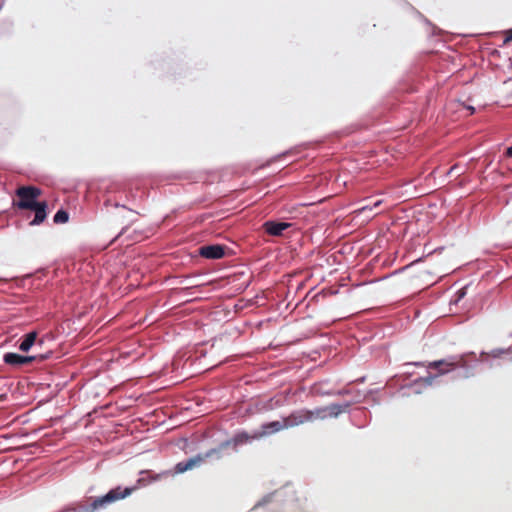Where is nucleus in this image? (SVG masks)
<instances>
[{
    "label": "nucleus",
    "mask_w": 512,
    "mask_h": 512,
    "mask_svg": "<svg viewBox=\"0 0 512 512\" xmlns=\"http://www.w3.org/2000/svg\"><path fill=\"white\" fill-rule=\"evenodd\" d=\"M255 438H259V435L251 436L246 432L238 433L232 439L220 443L218 447L212 448L204 454H198L186 461L177 463L175 466V472L178 474L184 473L188 470L200 466L208 458L221 459L222 451L225 450L226 448L232 446L236 450L239 445L250 442Z\"/></svg>",
    "instance_id": "obj_1"
},
{
    "label": "nucleus",
    "mask_w": 512,
    "mask_h": 512,
    "mask_svg": "<svg viewBox=\"0 0 512 512\" xmlns=\"http://www.w3.org/2000/svg\"><path fill=\"white\" fill-rule=\"evenodd\" d=\"M41 195V190L35 186H20L16 190L17 201L13 202V206L21 210H31L35 212L30 225H40L47 217V203L45 201L38 202L37 199Z\"/></svg>",
    "instance_id": "obj_2"
},
{
    "label": "nucleus",
    "mask_w": 512,
    "mask_h": 512,
    "mask_svg": "<svg viewBox=\"0 0 512 512\" xmlns=\"http://www.w3.org/2000/svg\"><path fill=\"white\" fill-rule=\"evenodd\" d=\"M426 367L428 369L437 370L438 371L437 376L445 375L458 367H461V368L467 367L466 356L465 355L451 356L447 359H441V360L428 362Z\"/></svg>",
    "instance_id": "obj_3"
},
{
    "label": "nucleus",
    "mask_w": 512,
    "mask_h": 512,
    "mask_svg": "<svg viewBox=\"0 0 512 512\" xmlns=\"http://www.w3.org/2000/svg\"><path fill=\"white\" fill-rule=\"evenodd\" d=\"M322 411H316V408L313 410L309 409H299L291 412L287 417V423L289 428H293L299 425H303L306 423H311L316 420H319L318 417H321Z\"/></svg>",
    "instance_id": "obj_4"
},
{
    "label": "nucleus",
    "mask_w": 512,
    "mask_h": 512,
    "mask_svg": "<svg viewBox=\"0 0 512 512\" xmlns=\"http://www.w3.org/2000/svg\"><path fill=\"white\" fill-rule=\"evenodd\" d=\"M48 355L39 354L33 356H22L16 353H6L4 355V362L11 366H22L33 361H43L47 359Z\"/></svg>",
    "instance_id": "obj_5"
},
{
    "label": "nucleus",
    "mask_w": 512,
    "mask_h": 512,
    "mask_svg": "<svg viewBox=\"0 0 512 512\" xmlns=\"http://www.w3.org/2000/svg\"><path fill=\"white\" fill-rule=\"evenodd\" d=\"M226 247L223 245H205L199 248V255L207 259H221L225 256Z\"/></svg>",
    "instance_id": "obj_6"
},
{
    "label": "nucleus",
    "mask_w": 512,
    "mask_h": 512,
    "mask_svg": "<svg viewBox=\"0 0 512 512\" xmlns=\"http://www.w3.org/2000/svg\"><path fill=\"white\" fill-rule=\"evenodd\" d=\"M349 406H350L349 403H345V404H331V405H328L325 407H318V408H316V411H322V415H321V417H318V419L324 420L327 417H337L341 413L347 411Z\"/></svg>",
    "instance_id": "obj_7"
},
{
    "label": "nucleus",
    "mask_w": 512,
    "mask_h": 512,
    "mask_svg": "<svg viewBox=\"0 0 512 512\" xmlns=\"http://www.w3.org/2000/svg\"><path fill=\"white\" fill-rule=\"evenodd\" d=\"M261 433L259 434V437L271 435L273 433L279 432L283 429H289L286 417L283 418L282 421H272L269 423H265L261 426Z\"/></svg>",
    "instance_id": "obj_8"
},
{
    "label": "nucleus",
    "mask_w": 512,
    "mask_h": 512,
    "mask_svg": "<svg viewBox=\"0 0 512 512\" xmlns=\"http://www.w3.org/2000/svg\"><path fill=\"white\" fill-rule=\"evenodd\" d=\"M290 226L291 223L287 222L266 221L263 224V229L269 235L281 236L283 231L288 229Z\"/></svg>",
    "instance_id": "obj_9"
},
{
    "label": "nucleus",
    "mask_w": 512,
    "mask_h": 512,
    "mask_svg": "<svg viewBox=\"0 0 512 512\" xmlns=\"http://www.w3.org/2000/svg\"><path fill=\"white\" fill-rule=\"evenodd\" d=\"M36 339H37V333L35 331L26 334L19 346V349L23 352H27L33 346Z\"/></svg>",
    "instance_id": "obj_10"
},
{
    "label": "nucleus",
    "mask_w": 512,
    "mask_h": 512,
    "mask_svg": "<svg viewBox=\"0 0 512 512\" xmlns=\"http://www.w3.org/2000/svg\"><path fill=\"white\" fill-rule=\"evenodd\" d=\"M69 215L65 210H58L54 215L53 221L56 224H64L68 221Z\"/></svg>",
    "instance_id": "obj_11"
},
{
    "label": "nucleus",
    "mask_w": 512,
    "mask_h": 512,
    "mask_svg": "<svg viewBox=\"0 0 512 512\" xmlns=\"http://www.w3.org/2000/svg\"><path fill=\"white\" fill-rule=\"evenodd\" d=\"M508 350H503V349H494L492 350L491 352H483L481 354L482 357H493V358H499L501 357L503 354L507 353Z\"/></svg>",
    "instance_id": "obj_12"
},
{
    "label": "nucleus",
    "mask_w": 512,
    "mask_h": 512,
    "mask_svg": "<svg viewBox=\"0 0 512 512\" xmlns=\"http://www.w3.org/2000/svg\"><path fill=\"white\" fill-rule=\"evenodd\" d=\"M457 298H456V302L461 300L465 295H466V287L460 289L458 292H457Z\"/></svg>",
    "instance_id": "obj_13"
},
{
    "label": "nucleus",
    "mask_w": 512,
    "mask_h": 512,
    "mask_svg": "<svg viewBox=\"0 0 512 512\" xmlns=\"http://www.w3.org/2000/svg\"><path fill=\"white\" fill-rule=\"evenodd\" d=\"M506 36H505V40L504 42L507 43V42H511L512 41V29L506 31Z\"/></svg>",
    "instance_id": "obj_14"
},
{
    "label": "nucleus",
    "mask_w": 512,
    "mask_h": 512,
    "mask_svg": "<svg viewBox=\"0 0 512 512\" xmlns=\"http://www.w3.org/2000/svg\"><path fill=\"white\" fill-rule=\"evenodd\" d=\"M506 156H508V157H511V158H512V146L507 148V150H506Z\"/></svg>",
    "instance_id": "obj_15"
},
{
    "label": "nucleus",
    "mask_w": 512,
    "mask_h": 512,
    "mask_svg": "<svg viewBox=\"0 0 512 512\" xmlns=\"http://www.w3.org/2000/svg\"><path fill=\"white\" fill-rule=\"evenodd\" d=\"M127 228H128V225H127V226H125V227H123V228H122V230H121V232L118 234V236H117V237L122 236V235L126 232Z\"/></svg>",
    "instance_id": "obj_16"
},
{
    "label": "nucleus",
    "mask_w": 512,
    "mask_h": 512,
    "mask_svg": "<svg viewBox=\"0 0 512 512\" xmlns=\"http://www.w3.org/2000/svg\"><path fill=\"white\" fill-rule=\"evenodd\" d=\"M457 168V165H454L452 166L449 171H448V174H451L455 169Z\"/></svg>",
    "instance_id": "obj_17"
},
{
    "label": "nucleus",
    "mask_w": 512,
    "mask_h": 512,
    "mask_svg": "<svg viewBox=\"0 0 512 512\" xmlns=\"http://www.w3.org/2000/svg\"><path fill=\"white\" fill-rule=\"evenodd\" d=\"M380 204H381V201L379 200V201L375 202L374 207H377V206H379Z\"/></svg>",
    "instance_id": "obj_18"
},
{
    "label": "nucleus",
    "mask_w": 512,
    "mask_h": 512,
    "mask_svg": "<svg viewBox=\"0 0 512 512\" xmlns=\"http://www.w3.org/2000/svg\"><path fill=\"white\" fill-rule=\"evenodd\" d=\"M415 366H422L423 364L422 363H419V362H416V363H413Z\"/></svg>",
    "instance_id": "obj_19"
},
{
    "label": "nucleus",
    "mask_w": 512,
    "mask_h": 512,
    "mask_svg": "<svg viewBox=\"0 0 512 512\" xmlns=\"http://www.w3.org/2000/svg\"><path fill=\"white\" fill-rule=\"evenodd\" d=\"M469 110H471V113L474 112V108L473 107H468Z\"/></svg>",
    "instance_id": "obj_20"
},
{
    "label": "nucleus",
    "mask_w": 512,
    "mask_h": 512,
    "mask_svg": "<svg viewBox=\"0 0 512 512\" xmlns=\"http://www.w3.org/2000/svg\"><path fill=\"white\" fill-rule=\"evenodd\" d=\"M143 482H144V480H143V479H139V480H138V483H139V484H141V483H143Z\"/></svg>",
    "instance_id": "obj_21"
}]
</instances>
